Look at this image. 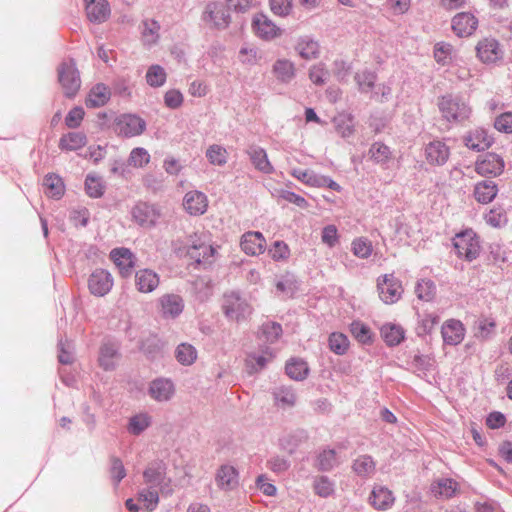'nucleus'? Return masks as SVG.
Returning <instances> with one entry per match:
<instances>
[{"mask_svg": "<svg viewBox=\"0 0 512 512\" xmlns=\"http://www.w3.org/2000/svg\"><path fill=\"white\" fill-rule=\"evenodd\" d=\"M336 463V452L334 450H324L318 457V466L321 470H331Z\"/></svg>", "mask_w": 512, "mask_h": 512, "instance_id": "obj_60", "label": "nucleus"}, {"mask_svg": "<svg viewBox=\"0 0 512 512\" xmlns=\"http://www.w3.org/2000/svg\"><path fill=\"white\" fill-rule=\"evenodd\" d=\"M110 258L118 268L122 277H127L131 274L135 266L134 255L127 248H115L110 252Z\"/></svg>", "mask_w": 512, "mask_h": 512, "instance_id": "obj_18", "label": "nucleus"}, {"mask_svg": "<svg viewBox=\"0 0 512 512\" xmlns=\"http://www.w3.org/2000/svg\"><path fill=\"white\" fill-rule=\"evenodd\" d=\"M85 11L91 22L101 23L107 20L110 15V8L107 0H84Z\"/></svg>", "mask_w": 512, "mask_h": 512, "instance_id": "obj_21", "label": "nucleus"}, {"mask_svg": "<svg viewBox=\"0 0 512 512\" xmlns=\"http://www.w3.org/2000/svg\"><path fill=\"white\" fill-rule=\"evenodd\" d=\"M485 221L493 228H500L507 223V216L501 207H496L485 215Z\"/></svg>", "mask_w": 512, "mask_h": 512, "instance_id": "obj_50", "label": "nucleus"}, {"mask_svg": "<svg viewBox=\"0 0 512 512\" xmlns=\"http://www.w3.org/2000/svg\"><path fill=\"white\" fill-rule=\"evenodd\" d=\"M496 322L493 318H482L478 321L476 337L487 339L495 331Z\"/></svg>", "mask_w": 512, "mask_h": 512, "instance_id": "obj_56", "label": "nucleus"}, {"mask_svg": "<svg viewBox=\"0 0 512 512\" xmlns=\"http://www.w3.org/2000/svg\"><path fill=\"white\" fill-rule=\"evenodd\" d=\"M460 485L452 478H439L431 483L430 493L437 499H450L459 493Z\"/></svg>", "mask_w": 512, "mask_h": 512, "instance_id": "obj_19", "label": "nucleus"}, {"mask_svg": "<svg viewBox=\"0 0 512 512\" xmlns=\"http://www.w3.org/2000/svg\"><path fill=\"white\" fill-rule=\"evenodd\" d=\"M110 90L104 84H96L88 93L86 98V106L97 108L105 105L110 98Z\"/></svg>", "mask_w": 512, "mask_h": 512, "instance_id": "obj_28", "label": "nucleus"}, {"mask_svg": "<svg viewBox=\"0 0 512 512\" xmlns=\"http://www.w3.org/2000/svg\"><path fill=\"white\" fill-rule=\"evenodd\" d=\"M113 287V279L109 272L103 269L95 270L88 279L90 292L97 296H105Z\"/></svg>", "mask_w": 512, "mask_h": 512, "instance_id": "obj_15", "label": "nucleus"}, {"mask_svg": "<svg viewBox=\"0 0 512 512\" xmlns=\"http://www.w3.org/2000/svg\"><path fill=\"white\" fill-rule=\"evenodd\" d=\"M350 332L356 340L363 344L372 342V332L370 328L360 321H354L351 324Z\"/></svg>", "mask_w": 512, "mask_h": 512, "instance_id": "obj_46", "label": "nucleus"}, {"mask_svg": "<svg viewBox=\"0 0 512 512\" xmlns=\"http://www.w3.org/2000/svg\"><path fill=\"white\" fill-rule=\"evenodd\" d=\"M149 393L157 401H167L174 394V385L168 379H156L151 382Z\"/></svg>", "mask_w": 512, "mask_h": 512, "instance_id": "obj_24", "label": "nucleus"}, {"mask_svg": "<svg viewBox=\"0 0 512 512\" xmlns=\"http://www.w3.org/2000/svg\"><path fill=\"white\" fill-rule=\"evenodd\" d=\"M497 193V185L492 181H480L474 186L473 190L475 200L481 204L492 202Z\"/></svg>", "mask_w": 512, "mask_h": 512, "instance_id": "obj_25", "label": "nucleus"}, {"mask_svg": "<svg viewBox=\"0 0 512 512\" xmlns=\"http://www.w3.org/2000/svg\"><path fill=\"white\" fill-rule=\"evenodd\" d=\"M252 28L259 38L266 41L273 40L282 34V30L264 14L254 16Z\"/></svg>", "mask_w": 512, "mask_h": 512, "instance_id": "obj_14", "label": "nucleus"}, {"mask_svg": "<svg viewBox=\"0 0 512 512\" xmlns=\"http://www.w3.org/2000/svg\"><path fill=\"white\" fill-rule=\"evenodd\" d=\"M442 116L449 122H462L469 119L472 109L466 99L457 95H445L438 100Z\"/></svg>", "mask_w": 512, "mask_h": 512, "instance_id": "obj_3", "label": "nucleus"}, {"mask_svg": "<svg viewBox=\"0 0 512 512\" xmlns=\"http://www.w3.org/2000/svg\"><path fill=\"white\" fill-rule=\"evenodd\" d=\"M221 309L228 320L237 323L247 320L252 314V307L247 300L234 292L223 296Z\"/></svg>", "mask_w": 512, "mask_h": 512, "instance_id": "obj_4", "label": "nucleus"}, {"mask_svg": "<svg viewBox=\"0 0 512 512\" xmlns=\"http://www.w3.org/2000/svg\"><path fill=\"white\" fill-rule=\"evenodd\" d=\"M133 220L142 227L154 226L161 217V212L153 205L138 203L132 209Z\"/></svg>", "mask_w": 512, "mask_h": 512, "instance_id": "obj_12", "label": "nucleus"}, {"mask_svg": "<svg viewBox=\"0 0 512 512\" xmlns=\"http://www.w3.org/2000/svg\"><path fill=\"white\" fill-rule=\"evenodd\" d=\"M505 167L504 160L495 153H487L475 163V171L482 177L499 176Z\"/></svg>", "mask_w": 512, "mask_h": 512, "instance_id": "obj_8", "label": "nucleus"}, {"mask_svg": "<svg viewBox=\"0 0 512 512\" xmlns=\"http://www.w3.org/2000/svg\"><path fill=\"white\" fill-rule=\"evenodd\" d=\"M44 186L47 189V193L52 197H60L63 194V182L56 175H47L44 179Z\"/></svg>", "mask_w": 512, "mask_h": 512, "instance_id": "obj_54", "label": "nucleus"}, {"mask_svg": "<svg viewBox=\"0 0 512 512\" xmlns=\"http://www.w3.org/2000/svg\"><path fill=\"white\" fill-rule=\"evenodd\" d=\"M142 37L147 45L155 44L159 38V24L154 20H146L143 22Z\"/></svg>", "mask_w": 512, "mask_h": 512, "instance_id": "obj_49", "label": "nucleus"}, {"mask_svg": "<svg viewBox=\"0 0 512 512\" xmlns=\"http://www.w3.org/2000/svg\"><path fill=\"white\" fill-rule=\"evenodd\" d=\"M85 112L83 108L81 107H75L71 109L66 118H65V124L69 128H77L80 126L83 118H84Z\"/></svg>", "mask_w": 512, "mask_h": 512, "instance_id": "obj_63", "label": "nucleus"}, {"mask_svg": "<svg viewBox=\"0 0 512 512\" xmlns=\"http://www.w3.org/2000/svg\"><path fill=\"white\" fill-rule=\"evenodd\" d=\"M292 175L312 187H321L325 182L324 176L316 175L314 172L309 170H294Z\"/></svg>", "mask_w": 512, "mask_h": 512, "instance_id": "obj_48", "label": "nucleus"}, {"mask_svg": "<svg viewBox=\"0 0 512 512\" xmlns=\"http://www.w3.org/2000/svg\"><path fill=\"white\" fill-rule=\"evenodd\" d=\"M87 139L81 132H70L62 135L59 140V148L63 151H75L86 145Z\"/></svg>", "mask_w": 512, "mask_h": 512, "instance_id": "obj_31", "label": "nucleus"}, {"mask_svg": "<svg viewBox=\"0 0 512 512\" xmlns=\"http://www.w3.org/2000/svg\"><path fill=\"white\" fill-rule=\"evenodd\" d=\"M183 207L192 216L202 215L208 209L207 196L197 190L189 191L184 196Z\"/></svg>", "mask_w": 512, "mask_h": 512, "instance_id": "obj_17", "label": "nucleus"}, {"mask_svg": "<svg viewBox=\"0 0 512 512\" xmlns=\"http://www.w3.org/2000/svg\"><path fill=\"white\" fill-rule=\"evenodd\" d=\"M286 374L294 380H303L309 373L308 364L300 358H291L286 364Z\"/></svg>", "mask_w": 512, "mask_h": 512, "instance_id": "obj_32", "label": "nucleus"}, {"mask_svg": "<svg viewBox=\"0 0 512 512\" xmlns=\"http://www.w3.org/2000/svg\"><path fill=\"white\" fill-rule=\"evenodd\" d=\"M217 485L224 490H232L238 485V473L233 466L223 465L216 475Z\"/></svg>", "mask_w": 512, "mask_h": 512, "instance_id": "obj_27", "label": "nucleus"}, {"mask_svg": "<svg viewBox=\"0 0 512 512\" xmlns=\"http://www.w3.org/2000/svg\"><path fill=\"white\" fill-rule=\"evenodd\" d=\"M376 464L372 457L362 455L356 458L352 470L360 477H369L375 472Z\"/></svg>", "mask_w": 512, "mask_h": 512, "instance_id": "obj_34", "label": "nucleus"}, {"mask_svg": "<svg viewBox=\"0 0 512 512\" xmlns=\"http://www.w3.org/2000/svg\"><path fill=\"white\" fill-rule=\"evenodd\" d=\"M150 162V155L144 148H134L129 156L128 163L133 167H144Z\"/></svg>", "mask_w": 512, "mask_h": 512, "instance_id": "obj_53", "label": "nucleus"}, {"mask_svg": "<svg viewBox=\"0 0 512 512\" xmlns=\"http://www.w3.org/2000/svg\"><path fill=\"white\" fill-rule=\"evenodd\" d=\"M159 282L158 274L150 269H141L135 275V285L141 293L154 291L158 287Z\"/></svg>", "mask_w": 512, "mask_h": 512, "instance_id": "obj_23", "label": "nucleus"}, {"mask_svg": "<svg viewBox=\"0 0 512 512\" xmlns=\"http://www.w3.org/2000/svg\"><path fill=\"white\" fill-rule=\"evenodd\" d=\"M139 500L143 503L145 509L153 511L159 503V495L155 490H143L139 494Z\"/></svg>", "mask_w": 512, "mask_h": 512, "instance_id": "obj_59", "label": "nucleus"}, {"mask_svg": "<svg viewBox=\"0 0 512 512\" xmlns=\"http://www.w3.org/2000/svg\"><path fill=\"white\" fill-rule=\"evenodd\" d=\"M176 358L183 365H191L197 358V352L192 345L182 343L176 349Z\"/></svg>", "mask_w": 512, "mask_h": 512, "instance_id": "obj_47", "label": "nucleus"}, {"mask_svg": "<svg viewBox=\"0 0 512 512\" xmlns=\"http://www.w3.org/2000/svg\"><path fill=\"white\" fill-rule=\"evenodd\" d=\"M203 21L214 28H226L230 22V15L221 3H210L203 13Z\"/></svg>", "mask_w": 512, "mask_h": 512, "instance_id": "obj_11", "label": "nucleus"}, {"mask_svg": "<svg viewBox=\"0 0 512 512\" xmlns=\"http://www.w3.org/2000/svg\"><path fill=\"white\" fill-rule=\"evenodd\" d=\"M145 127V121L132 114L122 115L115 122V131L124 137L138 136L144 132Z\"/></svg>", "mask_w": 512, "mask_h": 512, "instance_id": "obj_9", "label": "nucleus"}, {"mask_svg": "<svg viewBox=\"0 0 512 512\" xmlns=\"http://www.w3.org/2000/svg\"><path fill=\"white\" fill-rule=\"evenodd\" d=\"M494 127L504 133H512V113L506 112L499 115L494 122Z\"/></svg>", "mask_w": 512, "mask_h": 512, "instance_id": "obj_64", "label": "nucleus"}, {"mask_svg": "<svg viewBox=\"0 0 512 512\" xmlns=\"http://www.w3.org/2000/svg\"><path fill=\"white\" fill-rule=\"evenodd\" d=\"M381 337L388 346L399 345L405 337V332L400 325L387 323L380 329Z\"/></svg>", "mask_w": 512, "mask_h": 512, "instance_id": "obj_29", "label": "nucleus"}, {"mask_svg": "<svg viewBox=\"0 0 512 512\" xmlns=\"http://www.w3.org/2000/svg\"><path fill=\"white\" fill-rule=\"evenodd\" d=\"M313 489L319 497L327 498L334 494L335 484L327 476H318L314 479Z\"/></svg>", "mask_w": 512, "mask_h": 512, "instance_id": "obj_40", "label": "nucleus"}, {"mask_svg": "<svg viewBox=\"0 0 512 512\" xmlns=\"http://www.w3.org/2000/svg\"><path fill=\"white\" fill-rule=\"evenodd\" d=\"M478 26V20L470 13H459L452 20V29L459 37L472 35Z\"/></svg>", "mask_w": 512, "mask_h": 512, "instance_id": "obj_20", "label": "nucleus"}, {"mask_svg": "<svg viewBox=\"0 0 512 512\" xmlns=\"http://www.w3.org/2000/svg\"><path fill=\"white\" fill-rule=\"evenodd\" d=\"M250 157L256 169L264 173H271L273 171V166L269 162L265 150L261 148L254 149L251 152Z\"/></svg>", "mask_w": 512, "mask_h": 512, "instance_id": "obj_45", "label": "nucleus"}, {"mask_svg": "<svg viewBox=\"0 0 512 512\" xmlns=\"http://www.w3.org/2000/svg\"><path fill=\"white\" fill-rule=\"evenodd\" d=\"M272 71L277 80L283 83L290 82L296 73L294 63L287 59H278L274 63Z\"/></svg>", "mask_w": 512, "mask_h": 512, "instance_id": "obj_30", "label": "nucleus"}, {"mask_svg": "<svg viewBox=\"0 0 512 512\" xmlns=\"http://www.w3.org/2000/svg\"><path fill=\"white\" fill-rule=\"evenodd\" d=\"M371 158L377 163H386L391 157L389 147L383 143H374L369 150Z\"/></svg>", "mask_w": 512, "mask_h": 512, "instance_id": "obj_52", "label": "nucleus"}, {"mask_svg": "<svg viewBox=\"0 0 512 512\" xmlns=\"http://www.w3.org/2000/svg\"><path fill=\"white\" fill-rule=\"evenodd\" d=\"M477 58L486 64L496 63L503 57L499 42L493 38H484L476 45Z\"/></svg>", "mask_w": 512, "mask_h": 512, "instance_id": "obj_10", "label": "nucleus"}, {"mask_svg": "<svg viewBox=\"0 0 512 512\" xmlns=\"http://www.w3.org/2000/svg\"><path fill=\"white\" fill-rule=\"evenodd\" d=\"M450 147L442 140L434 139L423 148L425 163L430 167L445 165L450 158Z\"/></svg>", "mask_w": 512, "mask_h": 512, "instance_id": "obj_6", "label": "nucleus"}, {"mask_svg": "<svg viewBox=\"0 0 512 512\" xmlns=\"http://www.w3.org/2000/svg\"><path fill=\"white\" fill-rule=\"evenodd\" d=\"M206 157L210 164L223 166L227 163L229 154L224 147L218 144H213L206 150Z\"/></svg>", "mask_w": 512, "mask_h": 512, "instance_id": "obj_38", "label": "nucleus"}, {"mask_svg": "<svg viewBox=\"0 0 512 512\" xmlns=\"http://www.w3.org/2000/svg\"><path fill=\"white\" fill-rule=\"evenodd\" d=\"M105 186L98 177L87 176L85 180L86 193L93 198H99L104 193Z\"/></svg>", "mask_w": 512, "mask_h": 512, "instance_id": "obj_55", "label": "nucleus"}, {"mask_svg": "<svg viewBox=\"0 0 512 512\" xmlns=\"http://www.w3.org/2000/svg\"><path fill=\"white\" fill-rule=\"evenodd\" d=\"M166 72L160 65H152L146 73V81L151 87H161L166 82Z\"/></svg>", "mask_w": 512, "mask_h": 512, "instance_id": "obj_44", "label": "nucleus"}, {"mask_svg": "<svg viewBox=\"0 0 512 512\" xmlns=\"http://www.w3.org/2000/svg\"><path fill=\"white\" fill-rule=\"evenodd\" d=\"M452 242L458 258L472 262L479 257L481 252L480 237L473 229L466 228L455 234Z\"/></svg>", "mask_w": 512, "mask_h": 512, "instance_id": "obj_2", "label": "nucleus"}, {"mask_svg": "<svg viewBox=\"0 0 512 512\" xmlns=\"http://www.w3.org/2000/svg\"><path fill=\"white\" fill-rule=\"evenodd\" d=\"M454 55V47L450 43L438 42L434 46V59L442 65H448L451 63Z\"/></svg>", "mask_w": 512, "mask_h": 512, "instance_id": "obj_36", "label": "nucleus"}, {"mask_svg": "<svg viewBox=\"0 0 512 512\" xmlns=\"http://www.w3.org/2000/svg\"><path fill=\"white\" fill-rule=\"evenodd\" d=\"M145 482L152 486L160 485L165 479V468L161 463L152 464L143 473Z\"/></svg>", "mask_w": 512, "mask_h": 512, "instance_id": "obj_37", "label": "nucleus"}, {"mask_svg": "<svg viewBox=\"0 0 512 512\" xmlns=\"http://www.w3.org/2000/svg\"><path fill=\"white\" fill-rule=\"evenodd\" d=\"M491 144L490 138L484 129L476 128L465 136V145L472 150L481 151Z\"/></svg>", "mask_w": 512, "mask_h": 512, "instance_id": "obj_26", "label": "nucleus"}, {"mask_svg": "<svg viewBox=\"0 0 512 512\" xmlns=\"http://www.w3.org/2000/svg\"><path fill=\"white\" fill-rule=\"evenodd\" d=\"M352 251L357 257L367 258L372 253L371 242L364 238L355 239L352 243Z\"/></svg>", "mask_w": 512, "mask_h": 512, "instance_id": "obj_57", "label": "nucleus"}, {"mask_svg": "<svg viewBox=\"0 0 512 512\" xmlns=\"http://www.w3.org/2000/svg\"><path fill=\"white\" fill-rule=\"evenodd\" d=\"M262 333L265 336L266 340L269 342H274L279 339L282 334V327L279 323L268 321L262 325Z\"/></svg>", "mask_w": 512, "mask_h": 512, "instance_id": "obj_58", "label": "nucleus"}, {"mask_svg": "<svg viewBox=\"0 0 512 512\" xmlns=\"http://www.w3.org/2000/svg\"><path fill=\"white\" fill-rule=\"evenodd\" d=\"M266 240L260 232H247L242 236L241 248L248 255H259L265 251Z\"/></svg>", "mask_w": 512, "mask_h": 512, "instance_id": "obj_22", "label": "nucleus"}, {"mask_svg": "<svg viewBox=\"0 0 512 512\" xmlns=\"http://www.w3.org/2000/svg\"><path fill=\"white\" fill-rule=\"evenodd\" d=\"M337 132L344 138L350 137L354 133L353 116L350 114H342L334 119Z\"/></svg>", "mask_w": 512, "mask_h": 512, "instance_id": "obj_43", "label": "nucleus"}, {"mask_svg": "<svg viewBox=\"0 0 512 512\" xmlns=\"http://www.w3.org/2000/svg\"><path fill=\"white\" fill-rule=\"evenodd\" d=\"M415 293L420 300L430 301L436 294V286L430 279H421L416 284Z\"/></svg>", "mask_w": 512, "mask_h": 512, "instance_id": "obj_42", "label": "nucleus"}, {"mask_svg": "<svg viewBox=\"0 0 512 512\" xmlns=\"http://www.w3.org/2000/svg\"><path fill=\"white\" fill-rule=\"evenodd\" d=\"M330 350L337 355H344L349 349V340L343 333L333 332L328 338Z\"/></svg>", "mask_w": 512, "mask_h": 512, "instance_id": "obj_39", "label": "nucleus"}, {"mask_svg": "<svg viewBox=\"0 0 512 512\" xmlns=\"http://www.w3.org/2000/svg\"><path fill=\"white\" fill-rule=\"evenodd\" d=\"M162 311L165 315L177 316L183 310L182 299L177 295H165L161 298Z\"/></svg>", "mask_w": 512, "mask_h": 512, "instance_id": "obj_35", "label": "nucleus"}, {"mask_svg": "<svg viewBox=\"0 0 512 512\" xmlns=\"http://www.w3.org/2000/svg\"><path fill=\"white\" fill-rule=\"evenodd\" d=\"M376 78V74L370 71H360L355 75L359 90L362 92L370 91L374 87Z\"/></svg>", "mask_w": 512, "mask_h": 512, "instance_id": "obj_51", "label": "nucleus"}, {"mask_svg": "<svg viewBox=\"0 0 512 512\" xmlns=\"http://www.w3.org/2000/svg\"><path fill=\"white\" fill-rule=\"evenodd\" d=\"M269 255L276 261L285 260L290 255V249L283 241H276L269 249Z\"/></svg>", "mask_w": 512, "mask_h": 512, "instance_id": "obj_62", "label": "nucleus"}, {"mask_svg": "<svg viewBox=\"0 0 512 512\" xmlns=\"http://www.w3.org/2000/svg\"><path fill=\"white\" fill-rule=\"evenodd\" d=\"M369 504L378 511L392 508L395 502L393 492L382 485H375L368 498Z\"/></svg>", "mask_w": 512, "mask_h": 512, "instance_id": "obj_16", "label": "nucleus"}, {"mask_svg": "<svg viewBox=\"0 0 512 512\" xmlns=\"http://www.w3.org/2000/svg\"><path fill=\"white\" fill-rule=\"evenodd\" d=\"M58 80L67 97L76 95L81 81L74 62H64L58 67Z\"/></svg>", "mask_w": 512, "mask_h": 512, "instance_id": "obj_7", "label": "nucleus"}, {"mask_svg": "<svg viewBox=\"0 0 512 512\" xmlns=\"http://www.w3.org/2000/svg\"><path fill=\"white\" fill-rule=\"evenodd\" d=\"M296 50L299 56L305 60L316 59L320 54L318 42L310 38L301 39L296 46Z\"/></svg>", "mask_w": 512, "mask_h": 512, "instance_id": "obj_33", "label": "nucleus"}, {"mask_svg": "<svg viewBox=\"0 0 512 512\" xmlns=\"http://www.w3.org/2000/svg\"><path fill=\"white\" fill-rule=\"evenodd\" d=\"M380 299L386 304L396 303L402 296L403 287L393 274H384L377 279Z\"/></svg>", "mask_w": 512, "mask_h": 512, "instance_id": "obj_5", "label": "nucleus"}, {"mask_svg": "<svg viewBox=\"0 0 512 512\" xmlns=\"http://www.w3.org/2000/svg\"><path fill=\"white\" fill-rule=\"evenodd\" d=\"M177 251L197 264L212 263L216 252L215 248L208 243L205 234L198 232L188 235Z\"/></svg>", "mask_w": 512, "mask_h": 512, "instance_id": "obj_1", "label": "nucleus"}, {"mask_svg": "<svg viewBox=\"0 0 512 512\" xmlns=\"http://www.w3.org/2000/svg\"><path fill=\"white\" fill-rule=\"evenodd\" d=\"M117 361V350L111 344H105L100 349L99 364L105 370H110L115 367Z\"/></svg>", "mask_w": 512, "mask_h": 512, "instance_id": "obj_41", "label": "nucleus"}, {"mask_svg": "<svg viewBox=\"0 0 512 512\" xmlns=\"http://www.w3.org/2000/svg\"><path fill=\"white\" fill-rule=\"evenodd\" d=\"M273 355L270 352H265L261 355H250L246 362L253 370L258 371L265 367V365L271 361Z\"/></svg>", "mask_w": 512, "mask_h": 512, "instance_id": "obj_61", "label": "nucleus"}, {"mask_svg": "<svg viewBox=\"0 0 512 512\" xmlns=\"http://www.w3.org/2000/svg\"><path fill=\"white\" fill-rule=\"evenodd\" d=\"M465 334L466 328L460 320L451 318L441 326V336L446 345L456 346L460 344L464 340Z\"/></svg>", "mask_w": 512, "mask_h": 512, "instance_id": "obj_13", "label": "nucleus"}]
</instances>
